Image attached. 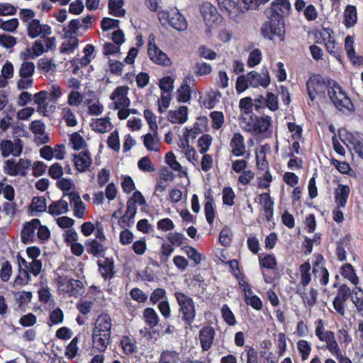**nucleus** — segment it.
<instances>
[{"mask_svg": "<svg viewBox=\"0 0 363 363\" xmlns=\"http://www.w3.org/2000/svg\"><path fill=\"white\" fill-rule=\"evenodd\" d=\"M174 297L179 306L181 319L184 322L186 328L191 327L196 316V304L193 298L181 291H176Z\"/></svg>", "mask_w": 363, "mask_h": 363, "instance_id": "20e7f679", "label": "nucleus"}, {"mask_svg": "<svg viewBox=\"0 0 363 363\" xmlns=\"http://www.w3.org/2000/svg\"><path fill=\"white\" fill-rule=\"evenodd\" d=\"M211 126L215 130L220 129L224 123V115L221 111H213L210 113Z\"/></svg>", "mask_w": 363, "mask_h": 363, "instance_id": "5fc2aeb1", "label": "nucleus"}, {"mask_svg": "<svg viewBox=\"0 0 363 363\" xmlns=\"http://www.w3.org/2000/svg\"><path fill=\"white\" fill-rule=\"evenodd\" d=\"M107 145L109 148L116 152H118L121 149L119 135L118 130H113L111 133L107 140Z\"/></svg>", "mask_w": 363, "mask_h": 363, "instance_id": "6e6d98bb", "label": "nucleus"}, {"mask_svg": "<svg viewBox=\"0 0 363 363\" xmlns=\"http://www.w3.org/2000/svg\"><path fill=\"white\" fill-rule=\"evenodd\" d=\"M179 361V353L172 350H165L161 353L159 363H178Z\"/></svg>", "mask_w": 363, "mask_h": 363, "instance_id": "de8ad7c7", "label": "nucleus"}, {"mask_svg": "<svg viewBox=\"0 0 363 363\" xmlns=\"http://www.w3.org/2000/svg\"><path fill=\"white\" fill-rule=\"evenodd\" d=\"M262 52L259 49L252 50L248 56L247 65L250 67H254L259 65L262 60Z\"/></svg>", "mask_w": 363, "mask_h": 363, "instance_id": "13d9d810", "label": "nucleus"}, {"mask_svg": "<svg viewBox=\"0 0 363 363\" xmlns=\"http://www.w3.org/2000/svg\"><path fill=\"white\" fill-rule=\"evenodd\" d=\"M244 300L247 305L250 306L256 311H260L262 308L261 299L253 293L250 295H246V296L244 297Z\"/></svg>", "mask_w": 363, "mask_h": 363, "instance_id": "4d7b16f0", "label": "nucleus"}, {"mask_svg": "<svg viewBox=\"0 0 363 363\" xmlns=\"http://www.w3.org/2000/svg\"><path fill=\"white\" fill-rule=\"evenodd\" d=\"M19 16L24 23L27 34L29 38L34 39L36 38H45L52 34L51 27L45 23H40L38 19H36L35 12L31 9H21L19 12Z\"/></svg>", "mask_w": 363, "mask_h": 363, "instance_id": "f03ea898", "label": "nucleus"}, {"mask_svg": "<svg viewBox=\"0 0 363 363\" xmlns=\"http://www.w3.org/2000/svg\"><path fill=\"white\" fill-rule=\"evenodd\" d=\"M221 313L224 320L229 325H235L236 323L235 317L233 313L227 305H223L221 308Z\"/></svg>", "mask_w": 363, "mask_h": 363, "instance_id": "338daca9", "label": "nucleus"}, {"mask_svg": "<svg viewBox=\"0 0 363 363\" xmlns=\"http://www.w3.org/2000/svg\"><path fill=\"white\" fill-rule=\"evenodd\" d=\"M255 135L268 138L272 133V118L269 116L257 117Z\"/></svg>", "mask_w": 363, "mask_h": 363, "instance_id": "5701e85b", "label": "nucleus"}, {"mask_svg": "<svg viewBox=\"0 0 363 363\" xmlns=\"http://www.w3.org/2000/svg\"><path fill=\"white\" fill-rule=\"evenodd\" d=\"M230 147L232 155L235 157L243 156L246 152L244 137L240 133H234L230 142Z\"/></svg>", "mask_w": 363, "mask_h": 363, "instance_id": "4be33fe9", "label": "nucleus"}, {"mask_svg": "<svg viewBox=\"0 0 363 363\" xmlns=\"http://www.w3.org/2000/svg\"><path fill=\"white\" fill-rule=\"evenodd\" d=\"M341 274L354 285H357L359 279L354 272L353 267L350 264H345L342 267Z\"/></svg>", "mask_w": 363, "mask_h": 363, "instance_id": "37998d69", "label": "nucleus"}, {"mask_svg": "<svg viewBox=\"0 0 363 363\" xmlns=\"http://www.w3.org/2000/svg\"><path fill=\"white\" fill-rule=\"evenodd\" d=\"M35 71V65L32 62H24L21 64L18 71L20 77H32Z\"/></svg>", "mask_w": 363, "mask_h": 363, "instance_id": "864d4df0", "label": "nucleus"}, {"mask_svg": "<svg viewBox=\"0 0 363 363\" xmlns=\"http://www.w3.org/2000/svg\"><path fill=\"white\" fill-rule=\"evenodd\" d=\"M86 247L87 252L96 257H103L107 250V247L104 242L98 241L97 239L87 240Z\"/></svg>", "mask_w": 363, "mask_h": 363, "instance_id": "b1692460", "label": "nucleus"}, {"mask_svg": "<svg viewBox=\"0 0 363 363\" xmlns=\"http://www.w3.org/2000/svg\"><path fill=\"white\" fill-rule=\"evenodd\" d=\"M339 137L341 141L351 151L354 152L363 159V135L359 133L340 132Z\"/></svg>", "mask_w": 363, "mask_h": 363, "instance_id": "6e6552de", "label": "nucleus"}, {"mask_svg": "<svg viewBox=\"0 0 363 363\" xmlns=\"http://www.w3.org/2000/svg\"><path fill=\"white\" fill-rule=\"evenodd\" d=\"M272 5L274 11L279 12L280 15L288 13L291 9L289 0H274Z\"/></svg>", "mask_w": 363, "mask_h": 363, "instance_id": "09e8293b", "label": "nucleus"}, {"mask_svg": "<svg viewBox=\"0 0 363 363\" xmlns=\"http://www.w3.org/2000/svg\"><path fill=\"white\" fill-rule=\"evenodd\" d=\"M83 101V96L78 91H72L67 96V104L70 106H79Z\"/></svg>", "mask_w": 363, "mask_h": 363, "instance_id": "e2e57ef3", "label": "nucleus"}, {"mask_svg": "<svg viewBox=\"0 0 363 363\" xmlns=\"http://www.w3.org/2000/svg\"><path fill=\"white\" fill-rule=\"evenodd\" d=\"M38 67L44 73L49 72L55 69V65L52 60L47 57H43L38 62Z\"/></svg>", "mask_w": 363, "mask_h": 363, "instance_id": "774afa93", "label": "nucleus"}, {"mask_svg": "<svg viewBox=\"0 0 363 363\" xmlns=\"http://www.w3.org/2000/svg\"><path fill=\"white\" fill-rule=\"evenodd\" d=\"M196 80L191 74L186 75L182 82L181 86L178 89L177 100L179 102H189L191 98V92L195 86Z\"/></svg>", "mask_w": 363, "mask_h": 363, "instance_id": "4468645a", "label": "nucleus"}, {"mask_svg": "<svg viewBox=\"0 0 363 363\" xmlns=\"http://www.w3.org/2000/svg\"><path fill=\"white\" fill-rule=\"evenodd\" d=\"M215 335V330L211 326H204L200 330L199 337L203 351H208L211 349Z\"/></svg>", "mask_w": 363, "mask_h": 363, "instance_id": "aec40b11", "label": "nucleus"}, {"mask_svg": "<svg viewBox=\"0 0 363 363\" xmlns=\"http://www.w3.org/2000/svg\"><path fill=\"white\" fill-rule=\"evenodd\" d=\"M328 94L335 107L342 112L350 111L352 104L340 86L333 80H328Z\"/></svg>", "mask_w": 363, "mask_h": 363, "instance_id": "39448f33", "label": "nucleus"}, {"mask_svg": "<svg viewBox=\"0 0 363 363\" xmlns=\"http://www.w3.org/2000/svg\"><path fill=\"white\" fill-rule=\"evenodd\" d=\"M39 226L40 220L37 218H34L30 222L26 223L21 232L23 242H26L33 240L35 238V230Z\"/></svg>", "mask_w": 363, "mask_h": 363, "instance_id": "cd10ccee", "label": "nucleus"}, {"mask_svg": "<svg viewBox=\"0 0 363 363\" xmlns=\"http://www.w3.org/2000/svg\"><path fill=\"white\" fill-rule=\"evenodd\" d=\"M90 125L93 130L101 133L108 131L112 127V124L108 118L92 119Z\"/></svg>", "mask_w": 363, "mask_h": 363, "instance_id": "473e14b6", "label": "nucleus"}, {"mask_svg": "<svg viewBox=\"0 0 363 363\" xmlns=\"http://www.w3.org/2000/svg\"><path fill=\"white\" fill-rule=\"evenodd\" d=\"M91 100H86L85 104L88 106V112L91 116H99L104 111V106L96 101L91 103Z\"/></svg>", "mask_w": 363, "mask_h": 363, "instance_id": "680f3d73", "label": "nucleus"}, {"mask_svg": "<svg viewBox=\"0 0 363 363\" xmlns=\"http://www.w3.org/2000/svg\"><path fill=\"white\" fill-rule=\"evenodd\" d=\"M307 92L311 101H314L317 95L324 96L328 91V81L320 75H314L306 83Z\"/></svg>", "mask_w": 363, "mask_h": 363, "instance_id": "f8f14e48", "label": "nucleus"}, {"mask_svg": "<svg viewBox=\"0 0 363 363\" xmlns=\"http://www.w3.org/2000/svg\"><path fill=\"white\" fill-rule=\"evenodd\" d=\"M350 192V187L343 184H339L335 189V201L338 207H345Z\"/></svg>", "mask_w": 363, "mask_h": 363, "instance_id": "bb28decb", "label": "nucleus"}, {"mask_svg": "<svg viewBox=\"0 0 363 363\" xmlns=\"http://www.w3.org/2000/svg\"><path fill=\"white\" fill-rule=\"evenodd\" d=\"M67 196L70 206L73 209L74 216L77 218H83L86 213V205L82 202L78 193L72 191L69 194H65Z\"/></svg>", "mask_w": 363, "mask_h": 363, "instance_id": "6ab92c4d", "label": "nucleus"}, {"mask_svg": "<svg viewBox=\"0 0 363 363\" xmlns=\"http://www.w3.org/2000/svg\"><path fill=\"white\" fill-rule=\"evenodd\" d=\"M143 144L148 151L158 152L161 145L157 130L152 131V133H147L142 137Z\"/></svg>", "mask_w": 363, "mask_h": 363, "instance_id": "a878e982", "label": "nucleus"}, {"mask_svg": "<svg viewBox=\"0 0 363 363\" xmlns=\"http://www.w3.org/2000/svg\"><path fill=\"white\" fill-rule=\"evenodd\" d=\"M99 270L104 279H111L114 274V262L111 258L98 261Z\"/></svg>", "mask_w": 363, "mask_h": 363, "instance_id": "c85d7f7f", "label": "nucleus"}, {"mask_svg": "<svg viewBox=\"0 0 363 363\" xmlns=\"http://www.w3.org/2000/svg\"><path fill=\"white\" fill-rule=\"evenodd\" d=\"M31 280L30 273L27 269L19 270V274L14 281L15 286L27 284Z\"/></svg>", "mask_w": 363, "mask_h": 363, "instance_id": "052dcab7", "label": "nucleus"}, {"mask_svg": "<svg viewBox=\"0 0 363 363\" xmlns=\"http://www.w3.org/2000/svg\"><path fill=\"white\" fill-rule=\"evenodd\" d=\"M60 290L70 296H78L83 293V284L81 281L74 279H64L59 282Z\"/></svg>", "mask_w": 363, "mask_h": 363, "instance_id": "f3484780", "label": "nucleus"}, {"mask_svg": "<svg viewBox=\"0 0 363 363\" xmlns=\"http://www.w3.org/2000/svg\"><path fill=\"white\" fill-rule=\"evenodd\" d=\"M143 318L145 323L150 328H155L160 321V317L156 311L152 308H147L143 311Z\"/></svg>", "mask_w": 363, "mask_h": 363, "instance_id": "58836bf2", "label": "nucleus"}, {"mask_svg": "<svg viewBox=\"0 0 363 363\" xmlns=\"http://www.w3.org/2000/svg\"><path fill=\"white\" fill-rule=\"evenodd\" d=\"M313 273L315 280H318L321 286H325L328 284L329 272L325 267L316 264L313 269Z\"/></svg>", "mask_w": 363, "mask_h": 363, "instance_id": "4c0bfd02", "label": "nucleus"}, {"mask_svg": "<svg viewBox=\"0 0 363 363\" xmlns=\"http://www.w3.org/2000/svg\"><path fill=\"white\" fill-rule=\"evenodd\" d=\"M212 143V137L208 134L203 135L198 140L199 152L201 154L206 152Z\"/></svg>", "mask_w": 363, "mask_h": 363, "instance_id": "0e129e2a", "label": "nucleus"}, {"mask_svg": "<svg viewBox=\"0 0 363 363\" xmlns=\"http://www.w3.org/2000/svg\"><path fill=\"white\" fill-rule=\"evenodd\" d=\"M352 301L357 308V310L363 312V291L360 287L356 286L352 290L350 295Z\"/></svg>", "mask_w": 363, "mask_h": 363, "instance_id": "ea45409f", "label": "nucleus"}, {"mask_svg": "<svg viewBox=\"0 0 363 363\" xmlns=\"http://www.w3.org/2000/svg\"><path fill=\"white\" fill-rule=\"evenodd\" d=\"M68 211L67 201L63 199L54 201L48 206V213L52 216H60L67 213Z\"/></svg>", "mask_w": 363, "mask_h": 363, "instance_id": "72a5a7b5", "label": "nucleus"}, {"mask_svg": "<svg viewBox=\"0 0 363 363\" xmlns=\"http://www.w3.org/2000/svg\"><path fill=\"white\" fill-rule=\"evenodd\" d=\"M167 299V292L164 289L157 288L155 289L150 297V300L152 303L156 304L160 303V301Z\"/></svg>", "mask_w": 363, "mask_h": 363, "instance_id": "bf43d9fd", "label": "nucleus"}, {"mask_svg": "<svg viewBox=\"0 0 363 363\" xmlns=\"http://www.w3.org/2000/svg\"><path fill=\"white\" fill-rule=\"evenodd\" d=\"M262 34L265 38L272 40L274 37L282 41L284 39V23L281 15L277 14L267 21L261 28Z\"/></svg>", "mask_w": 363, "mask_h": 363, "instance_id": "0eeeda50", "label": "nucleus"}, {"mask_svg": "<svg viewBox=\"0 0 363 363\" xmlns=\"http://www.w3.org/2000/svg\"><path fill=\"white\" fill-rule=\"evenodd\" d=\"M311 264L308 262H304L299 267L300 284L301 288L306 286L311 281Z\"/></svg>", "mask_w": 363, "mask_h": 363, "instance_id": "e433bc0d", "label": "nucleus"}, {"mask_svg": "<svg viewBox=\"0 0 363 363\" xmlns=\"http://www.w3.org/2000/svg\"><path fill=\"white\" fill-rule=\"evenodd\" d=\"M138 167L140 170L145 172H152L155 170L153 164L148 157L140 158L138 162Z\"/></svg>", "mask_w": 363, "mask_h": 363, "instance_id": "69168bd1", "label": "nucleus"}, {"mask_svg": "<svg viewBox=\"0 0 363 363\" xmlns=\"http://www.w3.org/2000/svg\"><path fill=\"white\" fill-rule=\"evenodd\" d=\"M344 23L347 28L352 27L357 22V13L354 6H347L344 12Z\"/></svg>", "mask_w": 363, "mask_h": 363, "instance_id": "c9c22d12", "label": "nucleus"}, {"mask_svg": "<svg viewBox=\"0 0 363 363\" xmlns=\"http://www.w3.org/2000/svg\"><path fill=\"white\" fill-rule=\"evenodd\" d=\"M147 54L155 64L162 66H169L172 64L167 55L156 45L153 34L150 35L148 38Z\"/></svg>", "mask_w": 363, "mask_h": 363, "instance_id": "9b49d317", "label": "nucleus"}, {"mask_svg": "<svg viewBox=\"0 0 363 363\" xmlns=\"http://www.w3.org/2000/svg\"><path fill=\"white\" fill-rule=\"evenodd\" d=\"M201 13L207 27L213 28L216 25L220 16L216 7L211 4H206L202 6Z\"/></svg>", "mask_w": 363, "mask_h": 363, "instance_id": "412c9836", "label": "nucleus"}, {"mask_svg": "<svg viewBox=\"0 0 363 363\" xmlns=\"http://www.w3.org/2000/svg\"><path fill=\"white\" fill-rule=\"evenodd\" d=\"M33 99L35 103L38 105V111L44 116H46L48 105V100L49 99L48 92L46 91H41L35 94Z\"/></svg>", "mask_w": 363, "mask_h": 363, "instance_id": "2f4dec72", "label": "nucleus"}, {"mask_svg": "<svg viewBox=\"0 0 363 363\" xmlns=\"http://www.w3.org/2000/svg\"><path fill=\"white\" fill-rule=\"evenodd\" d=\"M79 40L74 36L68 37L65 40L60 48V51L62 53H72L78 47Z\"/></svg>", "mask_w": 363, "mask_h": 363, "instance_id": "c03bdc74", "label": "nucleus"}, {"mask_svg": "<svg viewBox=\"0 0 363 363\" xmlns=\"http://www.w3.org/2000/svg\"><path fill=\"white\" fill-rule=\"evenodd\" d=\"M257 117L247 116L242 117L240 121V125L242 130L255 135Z\"/></svg>", "mask_w": 363, "mask_h": 363, "instance_id": "a19ab883", "label": "nucleus"}, {"mask_svg": "<svg viewBox=\"0 0 363 363\" xmlns=\"http://www.w3.org/2000/svg\"><path fill=\"white\" fill-rule=\"evenodd\" d=\"M296 293L301 296L306 306L312 307L315 303L318 296V291L315 289L311 288L308 292H305L301 286H297Z\"/></svg>", "mask_w": 363, "mask_h": 363, "instance_id": "7c9ffc66", "label": "nucleus"}, {"mask_svg": "<svg viewBox=\"0 0 363 363\" xmlns=\"http://www.w3.org/2000/svg\"><path fill=\"white\" fill-rule=\"evenodd\" d=\"M167 164L174 171L186 174V172L183 169L182 166L178 162L172 152H168L166 155Z\"/></svg>", "mask_w": 363, "mask_h": 363, "instance_id": "603ef678", "label": "nucleus"}, {"mask_svg": "<svg viewBox=\"0 0 363 363\" xmlns=\"http://www.w3.org/2000/svg\"><path fill=\"white\" fill-rule=\"evenodd\" d=\"M112 320L107 313H102L96 318L92 332L93 347L100 352L106 350L111 343Z\"/></svg>", "mask_w": 363, "mask_h": 363, "instance_id": "f257e3e1", "label": "nucleus"}, {"mask_svg": "<svg viewBox=\"0 0 363 363\" xmlns=\"http://www.w3.org/2000/svg\"><path fill=\"white\" fill-rule=\"evenodd\" d=\"M0 151L2 157H7L10 155L18 157L23 151L21 140L17 138L13 141L3 140L0 143Z\"/></svg>", "mask_w": 363, "mask_h": 363, "instance_id": "ddd939ff", "label": "nucleus"}, {"mask_svg": "<svg viewBox=\"0 0 363 363\" xmlns=\"http://www.w3.org/2000/svg\"><path fill=\"white\" fill-rule=\"evenodd\" d=\"M235 194L233 189L229 186H225L222 190V199L223 204L232 206L234 205Z\"/></svg>", "mask_w": 363, "mask_h": 363, "instance_id": "3c124183", "label": "nucleus"}, {"mask_svg": "<svg viewBox=\"0 0 363 363\" xmlns=\"http://www.w3.org/2000/svg\"><path fill=\"white\" fill-rule=\"evenodd\" d=\"M250 86L252 87H267L271 82L270 77L267 69H262L261 73L251 71L247 74Z\"/></svg>", "mask_w": 363, "mask_h": 363, "instance_id": "dca6fc26", "label": "nucleus"}, {"mask_svg": "<svg viewBox=\"0 0 363 363\" xmlns=\"http://www.w3.org/2000/svg\"><path fill=\"white\" fill-rule=\"evenodd\" d=\"M32 166L30 160L20 159L18 162L14 160H8L4 162V172L10 176H26Z\"/></svg>", "mask_w": 363, "mask_h": 363, "instance_id": "9d476101", "label": "nucleus"}, {"mask_svg": "<svg viewBox=\"0 0 363 363\" xmlns=\"http://www.w3.org/2000/svg\"><path fill=\"white\" fill-rule=\"evenodd\" d=\"M297 349L301 354L303 361L308 358L312 350L311 344L305 340H300L297 342Z\"/></svg>", "mask_w": 363, "mask_h": 363, "instance_id": "8fccbe9b", "label": "nucleus"}, {"mask_svg": "<svg viewBox=\"0 0 363 363\" xmlns=\"http://www.w3.org/2000/svg\"><path fill=\"white\" fill-rule=\"evenodd\" d=\"M220 9L235 23H240L254 0H217Z\"/></svg>", "mask_w": 363, "mask_h": 363, "instance_id": "7ed1b4c3", "label": "nucleus"}, {"mask_svg": "<svg viewBox=\"0 0 363 363\" xmlns=\"http://www.w3.org/2000/svg\"><path fill=\"white\" fill-rule=\"evenodd\" d=\"M167 118L172 123L184 124L188 119L187 107L182 106L177 110L169 111Z\"/></svg>", "mask_w": 363, "mask_h": 363, "instance_id": "393cba45", "label": "nucleus"}, {"mask_svg": "<svg viewBox=\"0 0 363 363\" xmlns=\"http://www.w3.org/2000/svg\"><path fill=\"white\" fill-rule=\"evenodd\" d=\"M158 18L162 26H170L173 28L182 31L187 28L185 18L177 9L161 11L158 13Z\"/></svg>", "mask_w": 363, "mask_h": 363, "instance_id": "423d86ee", "label": "nucleus"}, {"mask_svg": "<svg viewBox=\"0 0 363 363\" xmlns=\"http://www.w3.org/2000/svg\"><path fill=\"white\" fill-rule=\"evenodd\" d=\"M259 203L262 206L266 219L269 221L273 218L274 202L269 194L264 193L259 196Z\"/></svg>", "mask_w": 363, "mask_h": 363, "instance_id": "c756f323", "label": "nucleus"}, {"mask_svg": "<svg viewBox=\"0 0 363 363\" xmlns=\"http://www.w3.org/2000/svg\"><path fill=\"white\" fill-rule=\"evenodd\" d=\"M351 294L352 291L347 285L342 284L339 287L333 302L335 310L339 314L342 315L345 314V303L350 298Z\"/></svg>", "mask_w": 363, "mask_h": 363, "instance_id": "2eb2a0df", "label": "nucleus"}, {"mask_svg": "<svg viewBox=\"0 0 363 363\" xmlns=\"http://www.w3.org/2000/svg\"><path fill=\"white\" fill-rule=\"evenodd\" d=\"M128 91L129 88L126 86L116 87L110 95L109 98L112 102L109 108L120 111L129 107L130 101L128 97Z\"/></svg>", "mask_w": 363, "mask_h": 363, "instance_id": "1a4fd4ad", "label": "nucleus"}, {"mask_svg": "<svg viewBox=\"0 0 363 363\" xmlns=\"http://www.w3.org/2000/svg\"><path fill=\"white\" fill-rule=\"evenodd\" d=\"M325 337L322 342L326 343V348L330 353L335 357L340 355L342 352L335 339L334 333H328V336Z\"/></svg>", "mask_w": 363, "mask_h": 363, "instance_id": "f704fd0d", "label": "nucleus"}, {"mask_svg": "<svg viewBox=\"0 0 363 363\" xmlns=\"http://www.w3.org/2000/svg\"><path fill=\"white\" fill-rule=\"evenodd\" d=\"M61 115L67 125L74 127L77 124V120L74 111L69 107H63L61 110Z\"/></svg>", "mask_w": 363, "mask_h": 363, "instance_id": "a18cd8bd", "label": "nucleus"}, {"mask_svg": "<svg viewBox=\"0 0 363 363\" xmlns=\"http://www.w3.org/2000/svg\"><path fill=\"white\" fill-rule=\"evenodd\" d=\"M73 161L76 169L79 172L89 171L92 164V158L88 150H82L78 154L73 155Z\"/></svg>", "mask_w": 363, "mask_h": 363, "instance_id": "a211bd4d", "label": "nucleus"}, {"mask_svg": "<svg viewBox=\"0 0 363 363\" xmlns=\"http://www.w3.org/2000/svg\"><path fill=\"white\" fill-rule=\"evenodd\" d=\"M123 0H109L108 9L110 13L116 17L123 16L125 11L122 8Z\"/></svg>", "mask_w": 363, "mask_h": 363, "instance_id": "79ce46f5", "label": "nucleus"}, {"mask_svg": "<svg viewBox=\"0 0 363 363\" xmlns=\"http://www.w3.org/2000/svg\"><path fill=\"white\" fill-rule=\"evenodd\" d=\"M121 345L125 354L129 355L136 352L137 346L135 345V341L131 340L128 336L122 337L121 340Z\"/></svg>", "mask_w": 363, "mask_h": 363, "instance_id": "49530a36", "label": "nucleus"}]
</instances>
